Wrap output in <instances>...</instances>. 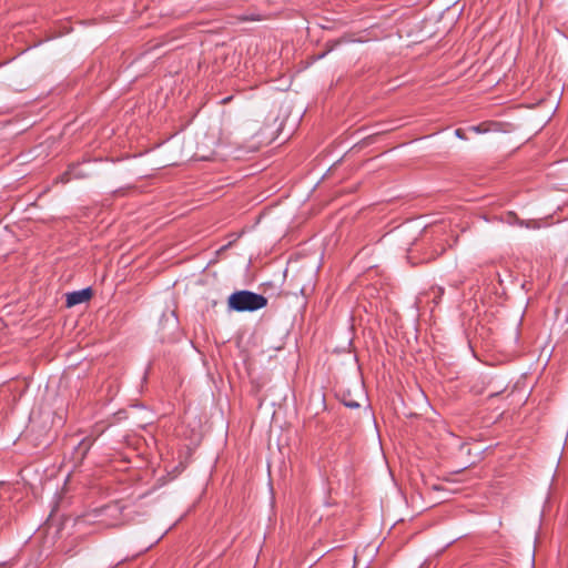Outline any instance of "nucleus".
<instances>
[{"label":"nucleus","mask_w":568,"mask_h":568,"mask_svg":"<svg viewBox=\"0 0 568 568\" xmlns=\"http://www.w3.org/2000/svg\"><path fill=\"white\" fill-rule=\"evenodd\" d=\"M267 305V298L261 294L242 290L231 294L227 306L235 312H254Z\"/></svg>","instance_id":"f257e3e1"},{"label":"nucleus","mask_w":568,"mask_h":568,"mask_svg":"<svg viewBox=\"0 0 568 568\" xmlns=\"http://www.w3.org/2000/svg\"><path fill=\"white\" fill-rule=\"evenodd\" d=\"M91 296H92V290L90 287L68 293L67 294V306L72 307L78 304L84 303V302L89 301L91 298Z\"/></svg>","instance_id":"f03ea898"},{"label":"nucleus","mask_w":568,"mask_h":568,"mask_svg":"<svg viewBox=\"0 0 568 568\" xmlns=\"http://www.w3.org/2000/svg\"><path fill=\"white\" fill-rule=\"evenodd\" d=\"M343 404L348 407V408H352V409H356V408H359L361 404L357 403L356 400L352 399V398H346L344 397L343 398Z\"/></svg>","instance_id":"7ed1b4c3"},{"label":"nucleus","mask_w":568,"mask_h":568,"mask_svg":"<svg viewBox=\"0 0 568 568\" xmlns=\"http://www.w3.org/2000/svg\"><path fill=\"white\" fill-rule=\"evenodd\" d=\"M468 130L471 131V132H475V133H485V132H487V129L484 128V124L471 125V126H469Z\"/></svg>","instance_id":"20e7f679"},{"label":"nucleus","mask_w":568,"mask_h":568,"mask_svg":"<svg viewBox=\"0 0 568 568\" xmlns=\"http://www.w3.org/2000/svg\"><path fill=\"white\" fill-rule=\"evenodd\" d=\"M455 135H456L458 139L467 140L466 132H465V130H463V129H456V130H455Z\"/></svg>","instance_id":"39448f33"},{"label":"nucleus","mask_w":568,"mask_h":568,"mask_svg":"<svg viewBox=\"0 0 568 568\" xmlns=\"http://www.w3.org/2000/svg\"><path fill=\"white\" fill-rule=\"evenodd\" d=\"M241 20L242 21H256V20H260V18L255 17V16H243V17H241Z\"/></svg>","instance_id":"423d86ee"},{"label":"nucleus","mask_w":568,"mask_h":568,"mask_svg":"<svg viewBox=\"0 0 568 568\" xmlns=\"http://www.w3.org/2000/svg\"><path fill=\"white\" fill-rule=\"evenodd\" d=\"M81 445H85V450H88L90 448V446H91V442H88L87 439H83L81 442Z\"/></svg>","instance_id":"0eeeda50"},{"label":"nucleus","mask_w":568,"mask_h":568,"mask_svg":"<svg viewBox=\"0 0 568 568\" xmlns=\"http://www.w3.org/2000/svg\"><path fill=\"white\" fill-rule=\"evenodd\" d=\"M70 178L62 176L63 182H69Z\"/></svg>","instance_id":"6e6552de"},{"label":"nucleus","mask_w":568,"mask_h":568,"mask_svg":"<svg viewBox=\"0 0 568 568\" xmlns=\"http://www.w3.org/2000/svg\"><path fill=\"white\" fill-rule=\"evenodd\" d=\"M443 293H444V288L438 287V294H440V295H442Z\"/></svg>","instance_id":"1a4fd4ad"}]
</instances>
